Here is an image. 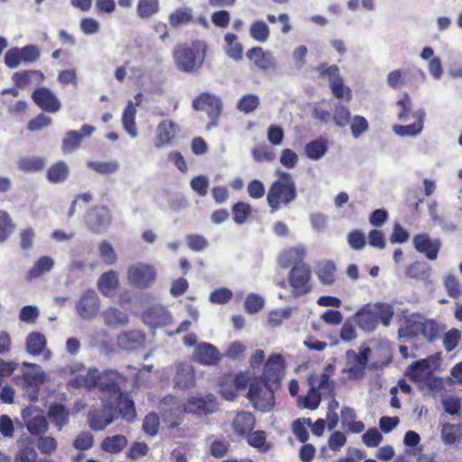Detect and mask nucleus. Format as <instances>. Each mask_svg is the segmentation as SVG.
Segmentation results:
<instances>
[{
	"label": "nucleus",
	"instance_id": "nucleus-21",
	"mask_svg": "<svg viewBox=\"0 0 462 462\" xmlns=\"http://www.w3.org/2000/svg\"><path fill=\"white\" fill-rule=\"evenodd\" d=\"M247 58L260 69L275 70L277 66L271 53H265L261 47H254L246 52Z\"/></svg>",
	"mask_w": 462,
	"mask_h": 462
},
{
	"label": "nucleus",
	"instance_id": "nucleus-45",
	"mask_svg": "<svg viewBox=\"0 0 462 462\" xmlns=\"http://www.w3.org/2000/svg\"><path fill=\"white\" fill-rule=\"evenodd\" d=\"M249 35L258 42H266L270 36L269 26L262 20L255 21L250 25Z\"/></svg>",
	"mask_w": 462,
	"mask_h": 462
},
{
	"label": "nucleus",
	"instance_id": "nucleus-3",
	"mask_svg": "<svg viewBox=\"0 0 462 462\" xmlns=\"http://www.w3.org/2000/svg\"><path fill=\"white\" fill-rule=\"evenodd\" d=\"M159 411L162 422L169 428L178 427L183 420L186 412L185 405L172 395L165 396L159 402Z\"/></svg>",
	"mask_w": 462,
	"mask_h": 462
},
{
	"label": "nucleus",
	"instance_id": "nucleus-2",
	"mask_svg": "<svg viewBox=\"0 0 462 462\" xmlns=\"http://www.w3.org/2000/svg\"><path fill=\"white\" fill-rule=\"evenodd\" d=\"M279 177L270 187L267 193V202L272 213L276 212L281 207L287 206L297 197V189L292 176L282 170H276Z\"/></svg>",
	"mask_w": 462,
	"mask_h": 462
},
{
	"label": "nucleus",
	"instance_id": "nucleus-35",
	"mask_svg": "<svg viewBox=\"0 0 462 462\" xmlns=\"http://www.w3.org/2000/svg\"><path fill=\"white\" fill-rule=\"evenodd\" d=\"M399 335L405 342L422 337V319H409L406 327L399 330Z\"/></svg>",
	"mask_w": 462,
	"mask_h": 462
},
{
	"label": "nucleus",
	"instance_id": "nucleus-19",
	"mask_svg": "<svg viewBox=\"0 0 462 462\" xmlns=\"http://www.w3.org/2000/svg\"><path fill=\"white\" fill-rule=\"evenodd\" d=\"M283 369V359L281 355L273 354L269 356L264 364V372L262 375V382L278 383Z\"/></svg>",
	"mask_w": 462,
	"mask_h": 462
},
{
	"label": "nucleus",
	"instance_id": "nucleus-42",
	"mask_svg": "<svg viewBox=\"0 0 462 462\" xmlns=\"http://www.w3.org/2000/svg\"><path fill=\"white\" fill-rule=\"evenodd\" d=\"M317 275L322 284L332 285L336 280V265L330 261L320 263L317 271Z\"/></svg>",
	"mask_w": 462,
	"mask_h": 462
},
{
	"label": "nucleus",
	"instance_id": "nucleus-11",
	"mask_svg": "<svg viewBox=\"0 0 462 462\" xmlns=\"http://www.w3.org/2000/svg\"><path fill=\"white\" fill-rule=\"evenodd\" d=\"M143 321L151 328L165 327L171 323L172 318L170 312L160 304L148 306L143 312Z\"/></svg>",
	"mask_w": 462,
	"mask_h": 462
},
{
	"label": "nucleus",
	"instance_id": "nucleus-55",
	"mask_svg": "<svg viewBox=\"0 0 462 462\" xmlns=\"http://www.w3.org/2000/svg\"><path fill=\"white\" fill-rule=\"evenodd\" d=\"M37 448L41 454L50 456L58 449V441L51 436H39Z\"/></svg>",
	"mask_w": 462,
	"mask_h": 462
},
{
	"label": "nucleus",
	"instance_id": "nucleus-48",
	"mask_svg": "<svg viewBox=\"0 0 462 462\" xmlns=\"http://www.w3.org/2000/svg\"><path fill=\"white\" fill-rule=\"evenodd\" d=\"M320 393L316 390V383H311V386L305 397H300L299 402H302V408L316 410L320 403Z\"/></svg>",
	"mask_w": 462,
	"mask_h": 462
},
{
	"label": "nucleus",
	"instance_id": "nucleus-29",
	"mask_svg": "<svg viewBox=\"0 0 462 462\" xmlns=\"http://www.w3.org/2000/svg\"><path fill=\"white\" fill-rule=\"evenodd\" d=\"M102 317L104 323L110 328L124 327L129 322L128 315L115 307L106 308L102 312Z\"/></svg>",
	"mask_w": 462,
	"mask_h": 462
},
{
	"label": "nucleus",
	"instance_id": "nucleus-52",
	"mask_svg": "<svg viewBox=\"0 0 462 462\" xmlns=\"http://www.w3.org/2000/svg\"><path fill=\"white\" fill-rule=\"evenodd\" d=\"M316 383V390L321 391L323 394L330 393L333 390V383L329 381V374L322 373L320 375H312L309 377V383Z\"/></svg>",
	"mask_w": 462,
	"mask_h": 462
},
{
	"label": "nucleus",
	"instance_id": "nucleus-47",
	"mask_svg": "<svg viewBox=\"0 0 462 462\" xmlns=\"http://www.w3.org/2000/svg\"><path fill=\"white\" fill-rule=\"evenodd\" d=\"M33 77L37 78L39 81L44 80V75L39 70H25L15 72L12 79L15 86L18 88H23L25 87Z\"/></svg>",
	"mask_w": 462,
	"mask_h": 462
},
{
	"label": "nucleus",
	"instance_id": "nucleus-9",
	"mask_svg": "<svg viewBox=\"0 0 462 462\" xmlns=\"http://www.w3.org/2000/svg\"><path fill=\"white\" fill-rule=\"evenodd\" d=\"M310 270L306 263H299L292 267L289 274V282L295 296L307 294L310 291Z\"/></svg>",
	"mask_w": 462,
	"mask_h": 462
},
{
	"label": "nucleus",
	"instance_id": "nucleus-46",
	"mask_svg": "<svg viewBox=\"0 0 462 462\" xmlns=\"http://www.w3.org/2000/svg\"><path fill=\"white\" fill-rule=\"evenodd\" d=\"M69 174V166L62 161L53 164L48 170V179L52 183L64 181Z\"/></svg>",
	"mask_w": 462,
	"mask_h": 462
},
{
	"label": "nucleus",
	"instance_id": "nucleus-40",
	"mask_svg": "<svg viewBox=\"0 0 462 462\" xmlns=\"http://www.w3.org/2000/svg\"><path fill=\"white\" fill-rule=\"evenodd\" d=\"M54 266V260L50 256H42L27 273V280L31 281L50 272Z\"/></svg>",
	"mask_w": 462,
	"mask_h": 462
},
{
	"label": "nucleus",
	"instance_id": "nucleus-51",
	"mask_svg": "<svg viewBox=\"0 0 462 462\" xmlns=\"http://www.w3.org/2000/svg\"><path fill=\"white\" fill-rule=\"evenodd\" d=\"M45 162L42 157H23L18 167L23 171H38L43 169Z\"/></svg>",
	"mask_w": 462,
	"mask_h": 462
},
{
	"label": "nucleus",
	"instance_id": "nucleus-17",
	"mask_svg": "<svg viewBox=\"0 0 462 462\" xmlns=\"http://www.w3.org/2000/svg\"><path fill=\"white\" fill-rule=\"evenodd\" d=\"M414 248L424 254L430 260H436L440 249V242L438 239L432 240L427 234H420L413 237Z\"/></svg>",
	"mask_w": 462,
	"mask_h": 462
},
{
	"label": "nucleus",
	"instance_id": "nucleus-28",
	"mask_svg": "<svg viewBox=\"0 0 462 462\" xmlns=\"http://www.w3.org/2000/svg\"><path fill=\"white\" fill-rule=\"evenodd\" d=\"M144 341V335L138 330L127 331L121 334L117 338L120 348L132 351L140 347Z\"/></svg>",
	"mask_w": 462,
	"mask_h": 462
},
{
	"label": "nucleus",
	"instance_id": "nucleus-31",
	"mask_svg": "<svg viewBox=\"0 0 462 462\" xmlns=\"http://www.w3.org/2000/svg\"><path fill=\"white\" fill-rule=\"evenodd\" d=\"M119 281L117 273L110 270L104 273L97 281V289L104 296H111L118 287Z\"/></svg>",
	"mask_w": 462,
	"mask_h": 462
},
{
	"label": "nucleus",
	"instance_id": "nucleus-12",
	"mask_svg": "<svg viewBox=\"0 0 462 462\" xmlns=\"http://www.w3.org/2000/svg\"><path fill=\"white\" fill-rule=\"evenodd\" d=\"M99 308V298L93 290H88L83 293L76 304L78 314L88 320L93 319L97 315Z\"/></svg>",
	"mask_w": 462,
	"mask_h": 462
},
{
	"label": "nucleus",
	"instance_id": "nucleus-60",
	"mask_svg": "<svg viewBox=\"0 0 462 462\" xmlns=\"http://www.w3.org/2000/svg\"><path fill=\"white\" fill-rule=\"evenodd\" d=\"M354 318H348L345 320L341 330H340V338L344 342H351L354 341L357 337V332L355 327Z\"/></svg>",
	"mask_w": 462,
	"mask_h": 462
},
{
	"label": "nucleus",
	"instance_id": "nucleus-18",
	"mask_svg": "<svg viewBox=\"0 0 462 462\" xmlns=\"http://www.w3.org/2000/svg\"><path fill=\"white\" fill-rule=\"evenodd\" d=\"M413 117L416 118V122L408 125H393V132L401 137H416L418 136L424 128V120L426 113L424 109H418L413 113Z\"/></svg>",
	"mask_w": 462,
	"mask_h": 462
},
{
	"label": "nucleus",
	"instance_id": "nucleus-56",
	"mask_svg": "<svg viewBox=\"0 0 462 462\" xmlns=\"http://www.w3.org/2000/svg\"><path fill=\"white\" fill-rule=\"evenodd\" d=\"M248 444L261 452H266L269 450V445L266 443V435L264 431L256 430L250 432L247 436Z\"/></svg>",
	"mask_w": 462,
	"mask_h": 462
},
{
	"label": "nucleus",
	"instance_id": "nucleus-5",
	"mask_svg": "<svg viewBox=\"0 0 462 462\" xmlns=\"http://www.w3.org/2000/svg\"><path fill=\"white\" fill-rule=\"evenodd\" d=\"M192 106L197 111H205L211 119L207 125L208 130L217 126V119L222 113V102L217 96L209 93H201L193 100Z\"/></svg>",
	"mask_w": 462,
	"mask_h": 462
},
{
	"label": "nucleus",
	"instance_id": "nucleus-10",
	"mask_svg": "<svg viewBox=\"0 0 462 462\" xmlns=\"http://www.w3.org/2000/svg\"><path fill=\"white\" fill-rule=\"evenodd\" d=\"M111 222V212L105 206L93 208L86 215V224L88 229L94 233L105 232Z\"/></svg>",
	"mask_w": 462,
	"mask_h": 462
},
{
	"label": "nucleus",
	"instance_id": "nucleus-34",
	"mask_svg": "<svg viewBox=\"0 0 462 462\" xmlns=\"http://www.w3.org/2000/svg\"><path fill=\"white\" fill-rule=\"evenodd\" d=\"M430 359H421L410 365L408 375L415 382H421L430 374Z\"/></svg>",
	"mask_w": 462,
	"mask_h": 462
},
{
	"label": "nucleus",
	"instance_id": "nucleus-30",
	"mask_svg": "<svg viewBox=\"0 0 462 462\" xmlns=\"http://www.w3.org/2000/svg\"><path fill=\"white\" fill-rule=\"evenodd\" d=\"M23 376L24 381L30 386H37L45 380V373L40 365L32 363H23Z\"/></svg>",
	"mask_w": 462,
	"mask_h": 462
},
{
	"label": "nucleus",
	"instance_id": "nucleus-53",
	"mask_svg": "<svg viewBox=\"0 0 462 462\" xmlns=\"http://www.w3.org/2000/svg\"><path fill=\"white\" fill-rule=\"evenodd\" d=\"M82 140V134L77 131H69L66 134L62 141V152L69 153L76 151L79 147Z\"/></svg>",
	"mask_w": 462,
	"mask_h": 462
},
{
	"label": "nucleus",
	"instance_id": "nucleus-1",
	"mask_svg": "<svg viewBox=\"0 0 462 462\" xmlns=\"http://www.w3.org/2000/svg\"><path fill=\"white\" fill-rule=\"evenodd\" d=\"M126 382V378L119 372H112L99 382L101 402L106 407L112 408L114 416L120 414L127 421L135 418L134 404L132 400L123 395L119 384Z\"/></svg>",
	"mask_w": 462,
	"mask_h": 462
},
{
	"label": "nucleus",
	"instance_id": "nucleus-22",
	"mask_svg": "<svg viewBox=\"0 0 462 462\" xmlns=\"http://www.w3.org/2000/svg\"><path fill=\"white\" fill-rule=\"evenodd\" d=\"M179 127L176 124L170 120H164L160 123L156 129V137L154 146L161 148L169 144L174 139L178 133Z\"/></svg>",
	"mask_w": 462,
	"mask_h": 462
},
{
	"label": "nucleus",
	"instance_id": "nucleus-6",
	"mask_svg": "<svg viewBox=\"0 0 462 462\" xmlns=\"http://www.w3.org/2000/svg\"><path fill=\"white\" fill-rule=\"evenodd\" d=\"M41 56L36 45L29 44L23 48L14 47L8 50L5 55V64L10 69H16L22 63H34Z\"/></svg>",
	"mask_w": 462,
	"mask_h": 462
},
{
	"label": "nucleus",
	"instance_id": "nucleus-14",
	"mask_svg": "<svg viewBox=\"0 0 462 462\" xmlns=\"http://www.w3.org/2000/svg\"><path fill=\"white\" fill-rule=\"evenodd\" d=\"M47 339L40 332H31L25 340V349L32 356H42L43 360L49 361L52 357V353L46 347Z\"/></svg>",
	"mask_w": 462,
	"mask_h": 462
},
{
	"label": "nucleus",
	"instance_id": "nucleus-38",
	"mask_svg": "<svg viewBox=\"0 0 462 462\" xmlns=\"http://www.w3.org/2000/svg\"><path fill=\"white\" fill-rule=\"evenodd\" d=\"M224 39L226 42L225 50L227 56L236 61L240 60L243 57L244 48L237 41V36L234 33L228 32L225 35Z\"/></svg>",
	"mask_w": 462,
	"mask_h": 462
},
{
	"label": "nucleus",
	"instance_id": "nucleus-32",
	"mask_svg": "<svg viewBox=\"0 0 462 462\" xmlns=\"http://www.w3.org/2000/svg\"><path fill=\"white\" fill-rule=\"evenodd\" d=\"M346 365L343 369L344 373H350L354 378H361L364 375V371L366 366L357 356V354L353 350H348L346 354Z\"/></svg>",
	"mask_w": 462,
	"mask_h": 462
},
{
	"label": "nucleus",
	"instance_id": "nucleus-61",
	"mask_svg": "<svg viewBox=\"0 0 462 462\" xmlns=\"http://www.w3.org/2000/svg\"><path fill=\"white\" fill-rule=\"evenodd\" d=\"M252 155L257 162H272L275 160V152L267 146H260L252 150Z\"/></svg>",
	"mask_w": 462,
	"mask_h": 462
},
{
	"label": "nucleus",
	"instance_id": "nucleus-4",
	"mask_svg": "<svg viewBox=\"0 0 462 462\" xmlns=\"http://www.w3.org/2000/svg\"><path fill=\"white\" fill-rule=\"evenodd\" d=\"M247 398L253 406L261 411H270L274 407L273 391L268 383L255 382L252 383L247 393Z\"/></svg>",
	"mask_w": 462,
	"mask_h": 462
},
{
	"label": "nucleus",
	"instance_id": "nucleus-58",
	"mask_svg": "<svg viewBox=\"0 0 462 462\" xmlns=\"http://www.w3.org/2000/svg\"><path fill=\"white\" fill-rule=\"evenodd\" d=\"M460 436V427L456 424L446 423L441 429V439L445 444H454Z\"/></svg>",
	"mask_w": 462,
	"mask_h": 462
},
{
	"label": "nucleus",
	"instance_id": "nucleus-63",
	"mask_svg": "<svg viewBox=\"0 0 462 462\" xmlns=\"http://www.w3.org/2000/svg\"><path fill=\"white\" fill-rule=\"evenodd\" d=\"M264 300L256 293H250L245 301V308L249 314L259 312L263 307Z\"/></svg>",
	"mask_w": 462,
	"mask_h": 462
},
{
	"label": "nucleus",
	"instance_id": "nucleus-25",
	"mask_svg": "<svg viewBox=\"0 0 462 462\" xmlns=\"http://www.w3.org/2000/svg\"><path fill=\"white\" fill-rule=\"evenodd\" d=\"M254 424L255 419L254 415L249 411H242L235 417L232 428L236 435L244 437L252 431Z\"/></svg>",
	"mask_w": 462,
	"mask_h": 462
},
{
	"label": "nucleus",
	"instance_id": "nucleus-16",
	"mask_svg": "<svg viewBox=\"0 0 462 462\" xmlns=\"http://www.w3.org/2000/svg\"><path fill=\"white\" fill-rule=\"evenodd\" d=\"M193 360L204 365H215L221 360L217 348L206 342L195 346Z\"/></svg>",
	"mask_w": 462,
	"mask_h": 462
},
{
	"label": "nucleus",
	"instance_id": "nucleus-62",
	"mask_svg": "<svg viewBox=\"0 0 462 462\" xmlns=\"http://www.w3.org/2000/svg\"><path fill=\"white\" fill-rule=\"evenodd\" d=\"M259 97L256 95H245L237 103V108L244 113H251L259 106Z\"/></svg>",
	"mask_w": 462,
	"mask_h": 462
},
{
	"label": "nucleus",
	"instance_id": "nucleus-8",
	"mask_svg": "<svg viewBox=\"0 0 462 462\" xmlns=\"http://www.w3.org/2000/svg\"><path fill=\"white\" fill-rule=\"evenodd\" d=\"M174 60L177 67L186 72L197 70L204 61V53L199 54L193 48L180 45L176 48L173 53Z\"/></svg>",
	"mask_w": 462,
	"mask_h": 462
},
{
	"label": "nucleus",
	"instance_id": "nucleus-44",
	"mask_svg": "<svg viewBox=\"0 0 462 462\" xmlns=\"http://www.w3.org/2000/svg\"><path fill=\"white\" fill-rule=\"evenodd\" d=\"M328 151L327 142L323 139H317L310 142L305 146V154L308 158L317 161L322 158Z\"/></svg>",
	"mask_w": 462,
	"mask_h": 462
},
{
	"label": "nucleus",
	"instance_id": "nucleus-27",
	"mask_svg": "<svg viewBox=\"0 0 462 462\" xmlns=\"http://www.w3.org/2000/svg\"><path fill=\"white\" fill-rule=\"evenodd\" d=\"M306 255V249L303 245H297L282 251L279 255V264L287 268L291 264L302 263L301 261Z\"/></svg>",
	"mask_w": 462,
	"mask_h": 462
},
{
	"label": "nucleus",
	"instance_id": "nucleus-54",
	"mask_svg": "<svg viewBox=\"0 0 462 462\" xmlns=\"http://www.w3.org/2000/svg\"><path fill=\"white\" fill-rule=\"evenodd\" d=\"M38 452L29 444H22L17 450L14 462H36Z\"/></svg>",
	"mask_w": 462,
	"mask_h": 462
},
{
	"label": "nucleus",
	"instance_id": "nucleus-39",
	"mask_svg": "<svg viewBox=\"0 0 462 462\" xmlns=\"http://www.w3.org/2000/svg\"><path fill=\"white\" fill-rule=\"evenodd\" d=\"M193 18L192 9L189 7L179 8L169 15L171 27L178 28L189 24Z\"/></svg>",
	"mask_w": 462,
	"mask_h": 462
},
{
	"label": "nucleus",
	"instance_id": "nucleus-59",
	"mask_svg": "<svg viewBox=\"0 0 462 462\" xmlns=\"http://www.w3.org/2000/svg\"><path fill=\"white\" fill-rule=\"evenodd\" d=\"M14 230V226L9 214L0 210V242L5 241Z\"/></svg>",
	"mask_w": 462,
	"mask_h": 462
},
{
	"label": "nucleus",
	"instance_id": "nucleus-36",
	"mask_svg": "<svg viewBox=\"0 0 462 462\" xmlns=\"http://www.w3.org/2000/svg\"><path fill=\"white\" fill-rule=\"evenodd\" d=\"M136 113L137 111L134 106V102L130 100L123 113L122 123L125 130L132 138H135L137 136V129L135 125Z\"/></svg>",
	"mask_w": 462,
	"mask_h": 462
},
{
	"label": "nucleus",
	"instance_id": "nucleus-23",
	"mask_svg": "<svg viewBox=\"0 0 462 462\" xmlns=\"http://www.w3.org/2000/svg\"><path fill=\"white\" fill-rule=\"evenodd\" d=\"M102 411H94L88 415L89 426L95 430H102L114 421L115 416L112 408L104 403Z\"/></svg>",
	"mask_w": 462,
	"mask_h": 462
},
{
	"label": "nucleus",
	"instance_id": "nucleus-57",
	"mask_svg": "<svg viewBox=\"0 0 462 462\" xmlns=\"http://www.w3.org/2000/svg\"><path fill=\"white\" fill-rule=\"evenodd\" d=\"M252 213L251 206L245 202H238L232 208L234 221L236 224H244Z\"/></svg>",
	"mask_w": 462,
	"mask_h": 462
},
{
	"label": "nucleus",
	"instance_id": "nucleus-24",
	"mask_svg": "<svg viewBox=\"0 0 462 462\" xmlns=\"http://www.w3.org/2000/svg\"><path fill=\"white\" fill-rule=\"evenodd\" d=\"M69 411L60 403L50 405L47 416L58 431H61L69 422Z\"/></svg>",
	"mask_w": 462,
	"mask_h": 462
},
{
	"label": "nucleus",
	"instance_id": "nucleus-43",
	"mask_svg": "<svg viewBox=\"0 0 462 462\" xmlns=\"http://www.w3.org/2000/svg\"><path fill=\"white\" fill-rule=\"evenodd\" d=\"M373 306L378 323L381 322L384 327H389L394 314L393 306L381 301L373 304Z\"/></svg>",
	"mask_w": 462,
	"mask_h": 462
},
{
	"label": "nucleus",
	"instance_id": "nucleus-37",
	"mask_svg": "<svg viewBox=\"0 0 462 462\" xmlns=\"http://www.w3.org/2000/svg\"><path fill=\"white\" fill-rule=\"evenodd\" d=\"M24 425L32 436H42L49 430L47 419L42 413L35 414V417L24 422Z\"/></svg>",
	"mask_w": 462,
	"mask_h": 462
},
{
	"label": "nucleus",
	"instance_id": "nucleus-49",
	"mask_svg": "<svg viewBox=\"0 0 462 462\" xmlns=\"http://www.w3.org/2000/svg\"><path fill=\"white\" fill-rule=\"evenodd\" d=\"M88 166L103 175L116 173L120 168L119 162L115 160L109 162H89Z\"/></svg>",
	"mask_w": 462,
	"mask_h": 462
},
{
	"label": "nucleus",
	"instance_id": "nucleus-33",
	"mask_svg": "<svg viewBox=\"0 0 462 462\" xmlns=\"http://www.w3.org/2000/svg\"><path fill=\"white\" fill-rule=\"evenodd\" d=\"M175 383L180 388L194 386L195 374L193 367L188 364H180L176 372Z\"/></svg>",
	"mask_w": 462,
	"mask_h": 462
},
{
	"label": "nucleus",
	"instance_id": "nucleus-41",
	"mask_svg": "<svg viewBox=\"0 0 462 462\" xmlns=\"http://www.w3.org/2000/svg\"><path fill=\"white\" fill-rule=\"evenodd\" d=\"M127 444V439L124 435H115L106 437L101 443V448L104 451L116 454L125 448Z\"/></svg>",
	"mask_w": 462,
	"mask_h": 462
},
{
	"label": "nucleus",
	"instance_id": "nucleus-7",
	"mask_svg": "<svg viewBox=\"0 0 462 462\" xmlns=\"http://www.w3.org/2000/svg\"><path fill=\"white\" fill-rule=\"evenodd\" d=\"M156 270L152 265L136 263L131 264L127 270V281L131 286L137 288H147L156 279Z\"/></svg>",
	"mask_w": 462,
	"mask_h": 462
},
{
	"label": "nucleus",
	"instance_id": "nucleus-13",
	"mask_svg": "<svg viewBox=\"0 0 462 462\" xmlns=\"http://www.w3.org/2000/svg\"><path fill=\"white\" fill-rule=\"evenodd\" d=\"M32 99L41 109L49 113H57L61 107L58 97L46 87L35 89L32 94Z\"/></svg>",
	"mask_w": 462,
	"mask_h": 462
},
{
	"label": "nucleus",
	"instance_id": "nucleus-64",
	"mask_svg": "<svg viewBox=\"0 0 462 462\" xmlns=\"http://www.w3.org/2000/svg\"><path fill=\"white\" fill-rule=\"evenodd\" d=\"M159 426L160 419L156 413L151 412L145 416L143 422V429L146 434L155 436L158 432Z\"/></svg>",
	"mask_w": 462,
	"mask_h": 462
},
{
	"label": "nucleus",
	"instance_id": "nucleus-26",
	"mask_svg": "<svg viewBox=\"0 0 462 462\" xmlns=\"http://www.w3.org/2000/svg\"><path fill=\"white\" fill-rule=\"evenodd\" d=\"M116 372L115 370H110L105 373L103 375H99V372L96 368H89L87 371H83L82 374H80L79 376L75 378V384L78 387H97L99 392L101 393V389L99 386V382L101 379L105 376H106L108 374Z\"/></svg>",
	"mask_w": 462,
	"mask_h": 462
},
{
	"label": "nucleus",
	"instance_id": "nucleus-20",
	"mask_svg": "<svg viewBox=\"0 0 462 462\" xmlns=\"http://www.w3.org/2000/svg\"><path fill=\"white\" fill-rule=\"evenodd\" d=\"M185 408L186 412L189 413L199 415L211 413L215 409V397L212 394L205 397H190Z\"/></svg>",
	"mask_w": 462,
	"mask_h": 462
},
{
	"label": "nucleus",
	"instance_id": "nucleus-50",
	"mask_svg": "<svg viewBox=\"0 0 462 462\" xmlns=\"http://www.w3.org/2000/svg\"><path fill=\"white\" fill-rule=\"evenodd\" d=\"M158 0H139L137 14L141 18H149L159 11Z\"/></svg>",
	"mask_w": 462,
	"mask_h": 462
},
{
	"label": "nucleus",
	"instance_id": "nucleus-15",
	"mask_svg": "<svg viewBox=\"0 0 462 462\" xmlns=\"http://www.w3.org/2000/svg\"><path fill=\"white\" fill-rule=\"evenodd\" d=\"M356 324L365 332H374L378 328L377 316L371 303L365 304L353 316Z\"/></svg>",
	"mask_w": 462,
	"mask_h": 462
}]
</instances>
